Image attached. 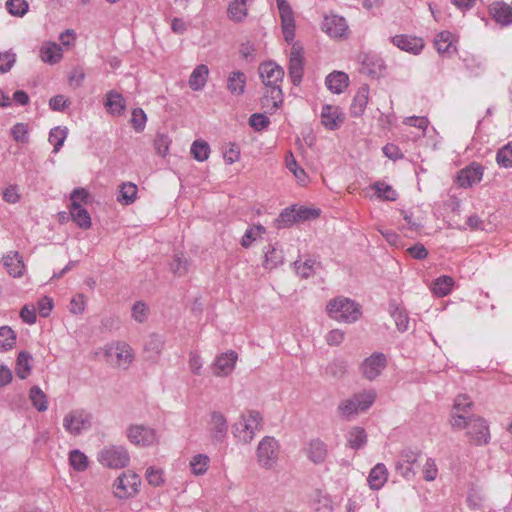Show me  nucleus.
Masks as SVG:
<instances>
[{
  "label": "nucleus",
  "mask_w": 512,
  "mask_h": 512,
  "mask_svg": "<svg viewBox=\"0 0 512 512\" xmlns=\"http://www.w3.org/2000/svg\"><path fill=\"white\" fill-rule=\"evenodd\" d=\"M451 425L457 429H467V435L471 443L475 445L487 444L490 438L489 427L481 417L457 414L451 420Z\"/></svg>",
  "instance_id": "f257e3e1"
},
{
  "label": "nucleus",
  "mask_w": 512,
  "mask_h": 512,
  "mask_svg": "<svg viewBox=\"0 0 512 512\" xmlns=\"http://www.w3.org/2000/svg\"><path fill=\"white\" fill-rule=\"evenodd\" d=\"M376 399L374 390L356 393L352 397L341 401L338 405V412L345 420H351L360 411L369 409Z\"/></svg>",
  "instance_id": "f03ea898"
},
{
  "label": "nucleus",
  "mask_w": 512,
  "mask_h": 512,
  "mask_svg": "<svg viewBox=\"0 0 512 512\" xmlns=\"http://www.w3.org/2000/svg\"><path fill=\"white\" fill-rule=\"evenodd\" d=\"M263 418L256 410H248L240 417V421L232 426V432L236 438L244 443L253 440L255 432L262 428Z\"/></svg>",
  "instance_id": "7ed1b4c3"
},
{
  "label": "nucleus",
  "mask_w": 512,
  "mask_h": 512,
  "mask_svg": "<svg viewBox=\"0 0 512 512\" xmlns=\"http://www.w3.org/2000/svg\"><path fill=\"white\" fill-rule=\"evenodd\" d=\"M327 311L331 318L348 323L357 321L361 316L359 304L348 298H337L330 301Z\"/></svg>",
  "instance_id": "20e7f679"
},
{
  "label": "nucleus",
  "mask_w": 512,
  "mask_h": 512,
  "mask_svg": "<svg viewBox=\"0 0 512 512\" xmlns=\"http://www.w3.org/2000/svg\"><path fill=\"white\" fill-rule=\"evenodd\" d=\"M101 465L111 469H121L128 466L130 456L122 445H109L104 447L97 456Z\"/></svg>",
  "instance_id": "39448f33"
},
{
  "label": "nucleus",
  "mask_w": 512,
  "mask_h": 512,
  "mask_svg": "<svg viewBox=\"0 0 512 512\" xmlns=\"http://www.w3.org/2000/svg\"><path fill=\"white\" fill-rule=\"evenodd\" d=\"M93 415L85 409H74L63 418V427L73 436H79L91 428Z\"/></svg>",
  "instance_id": "423d86ee"
},
{
  "label": "nucleus",
  "mask_w": 512,
  "mask_h": 512,
  "mask_svg": "<svg viewBox=\"0 0 512 512\" xmlns=\"http://www.w3.org/2000/svg\"><path fill=\"white\" fill-rule=\"evenodd\" d=\"M141 479L133 471L122 473L114 482V495L119 499H127L135 496L139 491Z\"/></svg>",
  "instance_id": "0eeeda50"
},
{
  "label": "nucleus",
  "mask_w": 512,
  "mask_h": 512,
  "mask_svg": "<svg viewBox=\"0 0 512 512\" xmlns=\"http://www.w3.org/2000/svg\"><path fill=\"white\" fill-rule=\"evenodd\" d=\"M279 455V444L274 437H264L257 447V460L261 467L270 469L276 464Z\"/></svg>",
  "instance_id": "6e6552de"
},
{
  "label": "nucleus",
  "mask_w": 512,
  "mask_h": 512,
  "mask_svg": "<svg viewBox=\"0 0 512 512\" xmlns=\"http://www.w3.org/2000/svg\"><path fill=\"white\" fill-rule=\"evenodd\" d=\"M127 437L137 446H151L158 440L156 431L144 425H130L127 429Z\"/></svg>",
  "instance_id": "1a4fd4ad"
},
{
  "label": "nucleus",
  "mask_w": 512,
  "mask_h": 512,
  "mask_svg": "<svg viewBox=\"0 0 512 512\" xmlns=\"http://www.w3.org/2000/svg\"><path fill=\"white\" fill-rule=\"evenodd\" d=\"M386 365V356L381 352H376L361 363L360 370L364 378L372 381L381 374Z\"/></svg>",
  "instance_id": "9d476101"
},
{
  "label": "nucleus",
  "mask_w": 512,
  "mask_h": 512,
  "mask_svg": "<svg viewBox=\"0 0 512 512\" xmlns=\"http://www.w3.org/2000/svg\"><path fill=\"white\" fill-rule=\"evenodd\" d=\"M279 9L284 39L292 42L295 37V20L293 11L286 0H276Z\"/></svg>",
  "instance_id": "9b49d317"
},
{
  "label": "nucleus",
  "mask_w": 512,
  "mask_h": 512,
  "mask_svg": "<svg viewBox=\"0 0 512 512\" xmlns=\"http://www.w3.org/2000/svg\"><path fill=\"white\" fill-rule=\"evenodd\" d=\"M322 30L333 38L347 36L348 25L344 17L339 15L325 16L322 22Z\"/></svg>",
  "instance_id": "f8f14e48"
},
{
  "label": "nucleus",
  "mask_w": 512,
  "mask_h": 512,
  "mask_svg": "<svg viewBox=\"0 0 512 512\" xmlns=\"http://www.w3.org/2000/svg\"><path fill=\"white\" fill-rule=\"evenodd\" d=\"M165 347V339L162 335L151 333L144 343V354L146 360L157 363Z\"/></svg>",
  "instance_id": "ddd939ff"
},
{
  "label": "nucleus",
  "mask_w": 512,
  "mask_h": 512,
  "mask_svg": "<svg viewBox=\"0 0 512 512\" xmlns=\"http://www.w3.org/2000/svg\"><path fill=\"white\" fill-rule=\"evenodd\" d=\"M259 74L265 86L280 85L284 77V70L275 62L269 61L260 64Z\"/></svg>",
  "instance_id": "4468645a"
},
{
  "label": "nucleus",
  "mask_w": 512,
  "mask_h": 512,
  "mask_svg": "<svg viewBox=\"0 0 512 512\" xmlns=\"http://www.w3.org/2000/svg\"><path fill=\"white\" fill-rule=\"evenodd\" d=\"M493 20L501 26L512 25V6L504 1H495L489 6Z\"/></svg>",
  "instance_id": "2eb2a0df"
},
{
  "label": "nucleus",
  "mask_w": 512,
  "mask_h": 512,
  "mask_svg": "<svg viewBox=\"0 0 512 512\" xmlns=\"http://www.w3.org/2000/svg\"><path fill=\"white\" fill-rule=\"evenodd\" d=\"M483 176V167L477 163H472L466 168L460 170L457 176V183L460 187H471L481 181Z\"/></svg>",
  "instance_id": "dca6fc26"
},
{
  "label": "nucleus",
  "mask_w": 512,
  "mask_h": 512,
  "mask_svg": "<svg viewBox=\"0 0 512 512\" xmlns=\"http://www.w3.org/2000/svg\"><path fill=\"white\" fill-rule=\"evenodd\" d=\"M304 58L300 50L292 47L289 59L288 72L293 85L298 86L303 77Z\"/></svg>",
  "instance_id": "f3484780"
},
{
  "label": "nucleus",
  "mask_w": 512,
  "mask_h": 512,
  "mask_svg": "<svg viewBox=\"0 0 512 512\" xmlns=\"http://www.w3.org/2000/svg\"><path fill=\"white\" fill-rule=\"evenodd\" d=\"M391 41L399 49L414 55L419 54L424 48V42L422 38L415 36L396 35L391 38Z\"/></svg>",
  "instance_id": "a211bd4d"
},
{
  "label": "nucleus",
  "mask_w": 512,
  "mask_h": 512,
  "mask_svg": "<svg viewBox=\"0 0 512 512\" xmlns=\"http://www.w3.org/2000/svg\"><path fill=\"white\" fill-rule=\"evenodd\" d=\"M345 117L340 108L332 105H324L321 112V122L329 130L340 127Z\"/></svg>",
  "instance_id": "6ab92c4d"
},
{
  "label": "nucleus",
  "mask_w": 512,
  "mask_h": 512,
  "mask_svg": "<svg viewBox=\"0 0 512 512\" xmlns=\"http://www.w3.org/2000/svg\"><path fill=\"white\" fill-rule=\"evenodd\" d=\"M361 72L371 77H378L384 69L383 60L375 54H363L359 57Z\"/></svg>",
  "instance_id": "aec40b11"
},
{
  "label": "nucleus",
  "mask_w": 512,
  "mask_h": 512,
  "mask_svg": "<svg viewBox=\"0 0 512 512\" xmlns=\"http://www.w3.org/2000/svg\"><path fill=\"white\" fill-rule=\"evenodd\" d=\"M2 263L10 276L18 278L23 275L25 265L19 252L9 251L2 257Z\"/></svg>",
  "instance_id": "412c9836"
},
{
  "label": "nucleus",
  "mask_w": 512,
  "mask_h": 512,
  "mask_svg": "<svg viewBox=\"0 0 512 512\" xmlns=\"http://www.w3.org/2000/svg\"><path fill=\"white\" fill-rule=\"evenodd\" d=\"M328 454L327 445L319 438L312 439L306 448V455L314 464H321Z\"/></svg>",
  "instance_id": "4be33fe9"
},
{
  "label": "nucleus",
  "mask_w": 512,
  "mask_h": 512,
  "mask_svg": "<svg viewBox=\"0 0 512 512\" xmlns=\"http://www.w3.org/2000/svg\"><path fill=\"white\" fill-rule=\"evenodd\" d=\"M211 425V437L217 442H222L225 439L228 431V425L225 416L220 412H213L211 414Z\"/></svg>",
  "instance_id": "5701e85b"
},
{
  "label": "nucleus",
  "mask_w": 512,
  "mask_h": 512,
  "mask_svg": "<svg viewBox=\"0 0 512 512\" xmlns=\"http://www.w3.org/2000/svg\"><path fill=\"white\" fill-rule=\"evenodd\" d=\"M236 360L237 354L234 351L221 354L215 361L214 374L217 376L228 375L234 369Z\"/></svg>",
  "instance_id": "b1692460"
},
{
  "label": "nucleus",
  "mask_w": 512,
  "mask_h": 512,
  "mask_svg": "<svg viewBox=\"0 0 512 512\" xmlns=\"http://www.w3.org/2000/svg\"><path fill=\"white\" fill-rule=\"evenodd\" d=\"M368 96V85H362L356 92L350 106V113L353 117H359L364 113L368 103Z\"/></svg>",
  "instance_id": "393cba45"
},
{
  "label": "nucleus",
  "mask_w": 512,
  "mask_h": 512,
  "mask_svg": "<svg viewBox=\"0 0 512 512\" xmlns=\"http://www.w3.org/2000/svg\"><path fill=\"white\" fill-rule=\"evenodd\" d=\"M325 83L331 92L340 94L348 87L349 78L344 72L334 71L326 77Z\"/></svg>",
  "instance_id": "a878e982"
},
{
  "label": "nucleus",
  "mask_w": 512,
  "mask_h": 512,
  "mask_svg": "<svg viewBox=\"0 0 512 512\" xmlns=\"http://www.w3.org/2000/svg\"><path fill=\"white\" fill-rule=\"evenodd\" d=\"M39 56L45 63L56 64L62 59V48L54 42L44 43L40 48Z\"/></svg>",
  "instance_id": "bb28decb"
},
{
  "label": "nucleus",
  "mask_w": 512,
  "mask_h": 512,
  "mask_svg": "<svg viewBox=\"0 0 512 512\" xmlns=\"http://www.w3.org/2000/svg\"><path fill=\"white\" fill-rule=\"evenodd\" d=\"M388 480V471L383 463L376 464L368 475V483L371 489L379 490Z\"/></svg>",
  "instance_id": "cd10ccee"
},
{
  "label": "nucleus",
  "mask_w": 512,
  "mask_h": 512,
  "mask_svg": "<svg viewBox=\"0 0 512 512\" xmlns=\"http://www.w3.org/2000/svg\"><path fill=\"white\" fill-rule=\"evenodd\" d=\"M246 75L241 71H233L227 79V90L236 96L244 94L246 87Z\"/></svg>",
  "instance_id": "c85d7f7f"
},
{
  "label": "nucleus",
  "mask_w": 512,
  "mask_h": 512,
  "mask_svg": "<svg viewBox=\"0 0 512 512\" xmlns=\"http://www.w3.org/2000/svg\"><path fill=\"white\" fill-rule=\"evenodd\" d=\"M69 212L73 222L81 229H89L91 227V217L86 208L78 204H70Z\"/></svg>",
  "instance_id": "c756f323"
},
{
  "label": "nucleus",
  "mask_w": 512,
  "mask_h": 512,
  "mask_svg": "<svg viewBox=\"0 0 512 512\" xmlns=\"http://www.w3.org/2000/svg\"><path fill=\"white\" fill-rule=\"evenodd\" d=\"M209 75V69L207 65H198L191 73L189 78V86L193 91H199L206 85Z\"/></svg>",
  "instance_id": "7c9ffc66"
},
{
  "label": "nucleus",
  "mask_w": 512,
  "mask_h": 512,
  "mask_svg": "<svg viewBox=\"0 0 512 512\" xmlns=\"http://www.w3.org/2000/svg\"><path fill=\"white\" fill-rule=\"evenodd\" d=\"M389 312L394 319L398 331L405 332L408 329L409 317L407 311L395 302L389 304Z\"/></svg>",
  "instance_id": "2f4dec72"
},
{
  "label": "nucleus",
  "mask_w": 512,
  "mask_h": 512,
  "mask_svg": "<svg viewBox=\"0 0 512 512\" xmlns=\"http://www.w3.org/2000/svg\"><path fill=\"white\" fill-rule=\"evenodd\" d=\"M115 355L119 367L127 369L134 360V354L131 346L125 342L117 343L115 346Z\"/></svg>",
  "instance_id": "473e14b6"
},
{
  "label": "nucleus",
  "mask_w": 512,
  "mask_h": 512,
  "mask_svg": "<svg viewBox=\"0 0 512 512\" xmlns=\"http://www.w3.org/2000/svg\"><path fill=\"white\" fill-rule=\"evenodd\" d=\"M367 443V434L362 427H352L347 434V445L354 450L361 449Z\"/></svg>",
  "instance_id": "72a5a7b5"
},
{
  "label": "nucleus",
  "mask_w": 512,
  "mask_h": 512,
  "mask_svg": "<svg viewBox=\"0 0 512 512\" xmlns=\"http://www.w3.org/2000/svg\"><path fill=\"white\" fill-rule=\"evenodd\" d=\"M105 106L111 114L120 115L125 110V99L120 93L111 90L106 95Z\"/></svg>",
  "instance_id": "f704fd0d"
},
{
  "label": "nucleus",
  "mask_w": 512,
  "mask_h": 512,
  "mask_svg": "<svg viewBox=\"0 0 512 512\" xmlns=\"http://www.w3.org/2000/svg\"><path fill=\"white\" fill-rule=\"evenodd\" d=\"M229 19L234 22H241L247 16L246 0H232L227 9Z\"/></svg>",
  "instance_id": "c9c22d12"
},
{
  "label": "nucleus",
  "mask_w": 512,
  "mask_h": 512,
  "mask_svg": "<svg viewBox=\"0 0 512 512\" xmlns=\"http://www.w3.org/2000/svg\"><path fill=\"white\" fill-rule=\"evenodd\" d=\"M453 35L449 31H442L437 34L434 45L440 54L448 53L450 54L452 51H455L456 48L453 45Z\"/></svg>",
  "instance_id": "e433bc0d"
},
{
  "label": "nucleus",
  "mask_w": 512,
  "mask_h": 512,
  "mask_svg": "<svg viewBox=\"0 0 512 512\" xmlns=\"http://www.w3.org/2000/svg\"><path fill=\"white\" fill-rule=\"evenodd\" d=\"M137 192H138V188L134 183H132V182L123 183L120 186V189H119V192L117 195V200L119 203H121L123 205H130L136 200Z\"/></svg>",
  "instance_id": "4c0bfd02"
},
{
  "label": "nucleus",
  "mask_w": 512,
  "mask_h": 512,
  "mask_svg": "<svg viewBox=\"0 0 512 512\" xmlns=\"http://www.w3.org/2000/svg\"><path fill=\"white\" fill-rule=\"evenodd\" d=\"M283 262L282 250L276 248L275 245L269 244L265 250L264 267L266 269H274Z\"/></svg>",
  "instance_id": "58836bf2"
},
{
  "label": "nucleus",
  "mask_w": 512,
  "mask_h": 512,
  "mask_svg": "<svg viewBox=\"0 0 512 512\" xmlns=\"http://www.w3.org/2000/svg\"><path fill=\"white\" fill-rule=\"evenodd\" d=\"M453 285V278L447 275H443L434 280L432 284V291L435 295L444 297L451 292Z\"/></svg>",
  "instance_id": "ea45409f"
},
{
  "label": "nucleus",
  "mask_w": 512,
  "mask_h": 512,
  "mask_svg": "<svg viewBox=\"0 0 512 512\" xmlns=\"http://www.w3.org/2000/svg\"><path fill=\"white\" fill-rule=\"evenodd\" d=\"M32 359V356L30 353L26 351H21L18 354L17 361H16V375L20 379H26L31 371V365L30 360Z\"/></svg>",
  "instance_id": "a19ab883"
},
{
  "label": "nucleus",
  "mask_w": 512,
  "mask_h": 512,
  "mask_svg": "<svg viewBox=\"0 0 512 512\" xmlns=\"http://www.w3.org/2000/svg\"><path fill=\"white\" fill-rule=\"evenodd\" d=\"M68 135V129L66 127H54L49 133V142L53 145V152L58 153L63 146Z\"/></svg>",
  "instance_id": "79ce46f5"
},
{
  "label": "nucleus",
  "mask_w": 512,
  "mask_h": 512,
  "mask_svg": "<svg viewBox=\"0 0 512 512\" xmlns=\"http://www.w3.org/2000/svg\"><path fill=\"white\" fill-rule=\"evenodd\" d=\"M320 265V262L313 259H306L304 262H294L297 274L303 279L313 276L316 273L317 267H320Z\"/></svg>",
  "instance_id": "37998d69"
},
{
  "label": "nucleus",
  "mask_w": 512,
  "mask_h": 512,
  "mask_svg": "<svg viewBox=\"0 0 512 512\" xmlns=\"http://www.w3.org/2000/svg\"><path fill=\"white\" fill-rule=\"evenodd\" d=\"M296 222V206L292 205L285 208L275 219V225L277 229L287 228L292 226Z\"/></svg>",
  "instance_id": "c03bdc74"
},
{
  "label": "nucleus",
  "mask_w": 512,
  "mask_h": 512,
  "mask_svg": "<svg viewBox=\"0 0 512 512\" xmlns=\"http://www.w3.org/2000/svg\"><path fill=\"white\" fill-rule=\"evenodd\" d=\"M16 343V334L9 326L0 327V351H8Z\"/></svg>",
  "instance_id": "a18cd8bd"
},
{
  "label": "nucleus",
  "mask_w": 512,
  "mask_h": 512,
  "mask_svg": "<svg viewBox=\"0 0 512 512\" xmlns=\"http://www.w3.org/2000/svg\"><path fill=\"white\" fill-rule=\"evenodd\" d=\"M265 232L266 228L261 224L247 228L241 239L242 247L249 248L252 245V243Z\"/></svg>",
  "instance_id": "49530a36"
},
{
  "label": "nucleus",
  "mask_w": 512,
  "mask_h": 512,
  "mask_svg": "<svg viewBox=\"0 0 512 512\" xmlns=\"http://www.w3.org/2000/svg\"><path fill=\"white\" fill-rule=\"evenodd\" d=\"M191 154L199 162L208 159L210 154V146L206 141L195 140L191 145Z\"/></svg>",
  "instance_id": "de8ad7c7"
},
{
  "label": "nucleus",
  "mask_w": 512,
  "mask_h": 512,
  "mask_svg": "<svg viewBox=\"0 0 512 512\" xmlns=\"http://www.w3.org/2000/svg\"><path fill=\"white\" fill-rule=\"evenodd\" d=\"M30 399L33 406L39 411L44 412L48 408L47 397L45 393L38 387L33 386L30 390Z\"/></svg>",
  "instance_id": "09e8293b"
},
{
  "label": "nucleus",
  "mask_w": 512,
  "mask_h": 512,
  "mask_svg": "<svg viewBox=\"0 0 512 512\" xmlns=\"http://www.w3.org/2000/svg\"><path fill=\"white\" fill-rule=\"evenodd\" d=\"M372 188L375 190L376 195L384 200L396 201L398 198V194L392 188V186L385 184L383 182H375L372 185Z\"/></svg>",
  "instance_id": "8fccbe9b"
},
{
  "label": "nucleus",
  "mask_w": 512,
  "mask_h": 512,
  "mask_svg": "<svg viewBox=\"0 0 512 512\" xmlns=\"http://www.w3.org/2000/svg\"><path fill=\"white\" fill-rule=\"evenodd\" d=\"M69 462L76 471H84L88 467L87 456L78 449L70 451Z\"/></svg>",
  "instance_id": "3c124183"
},
{
  "label": "nucleus",
  "mask_w": 512,
  "mask_h": 512,
  "mask_svg": "<svg viewBox=\"0 0 512 512\" xmlns=\"http://www.w3.org/2000/svg\"><path fill=\"white\" fill-rule=\"evenodd\" d=\"M209 462H210V459L207 455H204V454L195 455L190 462V467H191L193 474L203 475L208 469Z\"/></svg>",
  "instance_id": "603ef678"
},
{
  "label": "nucleus",
  "mask_w": 512,
  "mask_h": 512,
  "mask_svg": "<svg viewBox=\"0 0 512 512\" xmlns=\"http://www.w3.org/2000/svg\"><path fill=\"white\" fill-rule=\"evenodd\" d=\"M28 2L26 0H7L6 9L16 17H23L28 12Z\"/></svg>",
  "instance_id": "864d4df0"
},
{
  "label": "nucleus",
  "mask_w": 512,
  "mask_h": 512,
  "mask_svg": "<svg viewBox=\"0 0 512 512\" xmlns=\"http://www.w3.org/2000/svg\"><path fill=\"white\" fill-rule=\"evenodd\" d=\"M472 404V401H470L467 396L459 395L454 402L451 420H453V418L456 417L457 414H464L466 416H469L468 409L471 408Z\"/></svg>",
  "instance_id": "5fc2aeb1"
},
{
  "label": "nucleus",
  "mask_w": 512,
  "mask_h": 512,
  "mask_svg": "<svg viewBox=\"0 0 512 512\" xmlns=\"http://www.w3.org/2000/svg\"><path fill=\"white\" fill-rule=\"evenodd\" d=\"M496 161L501 167H512V141L497 152Z\"/></svg>",
  "instance_id": "6e6d98bb"
},
{
  "label": "nucleus",
  "mask_w": 512,
  "mask_h": 512,
  "mask_svg": "<svg viewBox=\"0 0 512 512\" xmlns=\"http://www.w3.org/2000/svg\"><path fill=\"white\" fill-rule=\"evenodd\" d=\"M286 167L294 174L299 183L304 184L306 182L307 174L298 166L291 152L289 153V156H286Z\"/></svg>",
  "instance_id": "4d7b16f0"
},
{
  "label": "nucleus",
  "mask_w": 512,
  "mask_h": 512,
  "mask_svg": "<svg viewBox=\"0 0 512 512\" xmlns=\"http://www.w3.org/2000/svg\"><path fill=\"white\" fill-rule=\"evenodd\" d=\"M263 96H268L272 101V109H278L283 102V92L280 85H267Z\"/></svg>",
  "instance_id": "13d9d810"
},
{
  "label": "nucleus",
  "mask_w": 512,
  "mask_h": 512,
  "mask_svg": "<svg viewBox=\"0 0 512 512\" xmlns=\"http://www.w3.org/2000/svg\"><path fill=\"white\" fill-rule=\"evenodd\" d=\"M188 266V260L182 255H175L170 264L172 272L178 276L186 274L188 272Z\"/></svg>",
  "instance_id": "bf43d9fd"
},
{
  "label": "nucleus",
  "mask_w": 512,
  "mask_h": 512,
  "mask_svg": "<svg viewBox=\"0 0 512 512\" xmlns=\"http://www.w3.org/2000/svg\"><path fill=\"white\" fill-rule=\"evenodd\" d=\"M149 314L148 306L142 302L137 301L132 307V317L138 323H143L147 320Z\"/></svg>",
  "instance_id": "052dcab7"
},
{
  "label": "nucleus",
  "mask_w": 512,
  "mask_h": 512,
  "mask_svg": "<svg viewBox=\"0 0 512 512\" xmlns=\"http://www.w3.org/2000/svg\"><path fill=\"white\" fill-rule=\"evenodd\" d=\"M270 124L269 118L261 113H254L249 118V125L255 131H262L267 128Z\"/></svg>",
  "instance_id": "680f3d73"
},
{
  "label": "nucleus",
  "mask_w": 512,
  "mask_h": 512,
  "mask_svg": "<svg viewBox=\"0 0 512 512\" xmlns=\"http://www.w3.org/2000/svg\"><path fill=\"white\" fill-rule=\"evenodd\" d=\"M146 114L141 108H135L132 111L131 124L137 132H141L145 128Z\"/></svg>",
  "instance_id": "e2e57ef3"
},
{
  "label": "nucleus",
  "mask_w": 512,
  "mask_h": 512,
  "mask_svg": "<svg viewBox=\"0 0 512 512\" xmlns=\"http://www.w3.org/2000/svg\"><path fill=\"white\" fill-rule=\"evenodd\" d=\"M11 135L16 142L28 143V128L24 123H17L11 128Z\"/></svg>",
  "instance_id": "0e129e2a"
},
{
  "label": "nucleus",
  "mask_w": 512,
  "mask_h": 512,
  "mask_svg": "<svg viewBox=\"0 0 512 512\" xmlns=\"http://www.w3.org/2000/svg\"><path fill=\"white\" fill-rule=\"evenodd\" d=\"M16 62V54L7 51V52H0V74H4L13 67V65Z\"/></svg>",
  "instance_id": "69168bd1"
},
{
  "label": "nucleus",
  "mask_w": 512,
  "mask_h": 512,
  "mask_svg": "<svg viewBox=\"0 0 512 512\" xmlns=\"http://www.w3.org/2000/svg\"><path fill=\"white\" fill-rule=\"evenodd\" d=\"M319 210L307 208V207H299L296 208V222H304L307 220L316 219L319 216Z\"/></svg>",
  "instance_id": "338daca9"
},
{
  "label": "nucleus",
  "mask_w": 512,
  "mask_h": 512,
  "mask_svg": "<svg viewBox=\"0 0 512 512\" xmlns=\"http://www.w3.org/2000/svg\"><path fill=\"white\" fill-rule=\"evenodd\" d=\"M170 140L167 135L158 134L154 140V148L161 156H165L169 150Z\"/></svg>",
  "instance_id": "774afa93"
}]
</instances>
